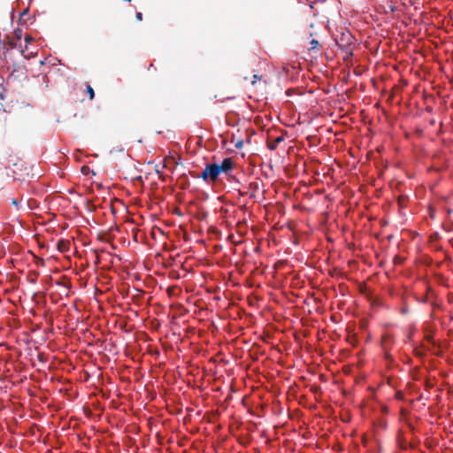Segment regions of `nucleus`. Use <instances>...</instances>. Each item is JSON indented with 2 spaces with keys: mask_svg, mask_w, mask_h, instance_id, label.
Segmentation results:
<instances>
[{
  "mask_svg": "<svg viewBox=\"0 0 453 453\" xmlns=\"http://www.w3.org/2000/svg\"><path fill=\"white\" fill-rule=\"evenodd\" d=\"M335 42L342 51L343 59L349 60L353 55L355 38L349 31H343L335 36Z\"/></svg>",
  "mask_w": 453,
  "mask_h": 453,
  "instance_id": "obj_1",
  "label": "nucleus"
},
{
  "mask_svg": "<svg viewBox=\"0 0 453 453\" xmlns=\"http://www.w3.org/2000/svg\"><path fill=\"white\" fill-rule=\"evenodd\" d=\"M219 175L218 164L207 165L205 169L200 173V178L208 182H213Z\"/></svg>",
  "mask_w": 453,
  "mask_h": 453,
  "instance_id": "obj_2",
  "label": "nucleus"
},
{
  "mask_svg": "<svg viewBox=\"0 0 453 453\" xmlns=\"http://www.w3.org/2000/svg\"><path fill=\"white\" fill-rule=\"evenodd\" d=\"M219 173H227L233 168V161L230 158H225L220 165H219Z\"/></svg>",
  "mask_w": 453,
  "mask_h": 453,
  "instance_id": "obj_3",
  "label": "nucleus"
},
{
  "mask_svg": "<svg viewBox=\"0 0 453 453\" xmlns=\"http://www.w3.org/2000/svg\"><path fill=\"white\" fill-rule=\"evenodd\" d=\"M31 19V17L29 16V13H28V9H24L20 14H19V22L21 24H26L27 23L29 20Z\"/></svg>",
  "mask_w": 453,
  "mask_h": 453,
  "instance_id": "obj_4",
  "label": "nucleus"
},
{
  "mask_svg": "<svg viewBox=\"0 0 453 453\" xmlns=\"http://www.w3.org/2000/svg\"><path fill=\"white\" fill-rule=\"evenodd\" d=\"M70 242L65 240H60L58 242V250L61 252H65L69 249Z\"/></svg>",
  "mask_w": 453,
  "mask_h": 453,
  "instance_id": "obj_5",
  "label": "nucleus"
},
{
  "mask_svg": "<svg viewBox=\"0 0 453 453\" xmlns=\"http://www.w3.org/2000/svg\"><path fill=\"white\" fill-rule=\"evenodd\" d=\"M283 141V137L279 136L275 139L274 143L269 144L268 148L272 150H275L277 145Z\"/></svg>",
  "mask_w": 453,
  "mask_h": 453,
  "instance_id": "obj_6",
  "label": "nucleus"
},
{
  "mask_svg": "<svg viewBox=\"0 0 453 453\" xmlns=\"http://www.w3.org/2000/svg\"><path fill=\"white\" fill-rule=\"evenodd\" d=\"M310 45H311V47L309 48V50H319V48L320 46L319 41H317L315 39H312L310 42Z\"/></svg>",
  "mask_w": 453,
  "mask_h": 453,
  "instance_id": "obj_7",
  "label": "nucleus"
},
{
  "mask_svg": "<svg viewBox=\"0 0 453 453\" xmlns=\"http://www.w3.org/2000/svg\"><path fill=\"white\" fill-rule=\"evenodd\" d=\"M86 92L88 94L89 100L92 101L95 97V91L90 85H87Z\"/></svg>",
  "mask_w": 453,
  "mask_h": 453,
  "instance_id": "obj_8",
  "label": "nucleus"
},
{
  "mask_svg": "<svg viewBox=\"0 0 453 453\" xmlns=\"http://www.w3.org/2000/svg\"><path fill=\"white\" fill-rule=\"evenodd\" d=\"M41 81H42V84L43 85V88L44 89L49 88L50 80H49V78L46 75H42L41 77Z\"/></svg>",
  "mask_w": 453,
  "mask_h": 453,
  "instance_id": "obj_9",
  "label": "nucleus"
},
{
  "mask_svg": "<svg viewBox=\"0 0 453 453\" xmlns=\"http://www.w3.org/2000/svg\"><path fill=\"white\" fill-rule=\"evenodd\" d=\"M263 77L257 74L253 75V79L251 81V84L255 85L257 81H262Z\"/></svg>",
  "mask_w": 453,
  "mask_h": 453,
  "instance_id": "obj_10",
  "label": "nucleus"
},
{
  "mask_svg": "<svg viewBox=\"0 0 453 453\" xmlns=\"http://www.w3.org/2000/svg\"><path fill=\"white\" fill-rule=\"evenodd\" d=\"M4 92H5V88L2 86V84H0V101L4 100Z\"/></svg>",
  "mask_w": 453,
  "mask_h": 453,
  "instance_id": "obj_11",
  "label": "nucleus"
},
{
  "mask_svg": "<svg viewBox=\"0 0 453 453\" xmlns=\"http://www.w3.org/2000/svg\"><path fill=\"white\" fill-rule=\"evenodd\" d=\"M11 203L15 206L17 209H19V201L16 198H12L11 200Z\"/></svg>",
  "mask_w": 453,
  "mask_h": 453,
  "instance_id": "obj_12",
  "label": "nucleus"
},
{
  "mask_svg": "<svg viewBox=\"0 0 453 453\" xmlns=\"http://www.w3.org/2000/svg\"><path fill=\"white\" fill-rule=\"evenodd\" d=\"M388 9L391 12H395L397 10L396 6L391 3L388 4Z\"/></svg>",
  "mask_w": 453,
  "mask_h": 453,
  "instance_id": "obj_13",
  "label": "nucleus"
},
{
  "mask_svg": "<svg viewBox=\"0 0 453 453\" xmlns=\"http://www.w3.org/2000/svg\"><path fill=\"white\" fill-rule=\"evenodd\" d=\"M135 18H136V19L138 21H142V12H136Z\"/></svg>",
  "mask_w": 453,
  "mask_h": 453,
  "instance_id": "obj_14",
  "label": "nucleus"
},
{
  "mask_svg": "<svg viewBox=\"0 0 453 453\" xmlns=\"http://www.w3.org/2000/svg\"><path fill=\"white\" fill-rule=\"evenodd\" d=\"M32 41H33V38L31 37V35H27V36L25 37V42H26L27 43H29V42H32Z\"/></svg>",
  "mask_w": 453,
  "mask_h": 453,
  "instance_id": "obj_15",
  "label": "nucleus"
},
{
  "mask_svg": "<svg viewBox=\"0 0 453 453\" xmlns=\"http://www.w3.org/2000/svg\"><path fill=\"white\" fill-rule=\"evenodd\" d=\"M205 217V214L202 211V208L200 207V216H199V219H200V221H202Z\"/></svg>",
  "mask_w": 453,
  "mask_h": 453,
  "instance_id": "obj_16",
  "label": "nucleus"
},
{
  "mask_svg": "<svg viewBox=\"0 0 453 453\" xmlns=\"http://www.w3.org/2000/svg\"><path fill=\"white\" fill-rule=\"evenodd\" d=\"M58 284L60 285V282H58ZM61 285H63L65 288L69 289L70 288V285L68 282H64V283H61Z\"/></svg>",
  "mask_w": 453,
  "mask_h": 453,
  "instance_id": "obj_17",
  "label": "nucleus"
}]
</instances>
